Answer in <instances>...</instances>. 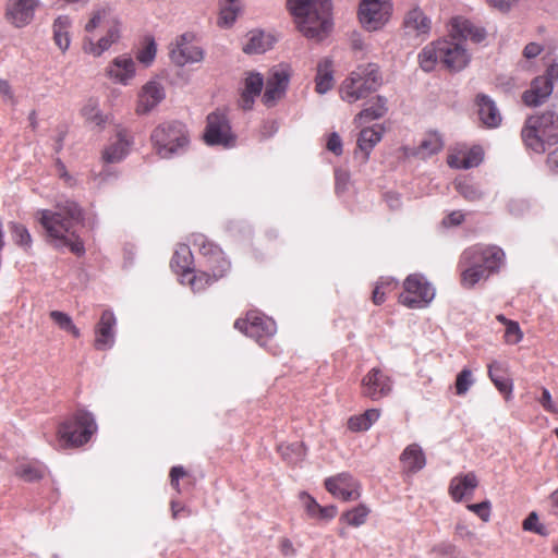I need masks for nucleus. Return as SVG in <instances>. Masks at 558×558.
<instances>
[{
	"instance_id": "1",
	"label": "nucleus",
	"mask_w": 558,
	"mask_h": 558,
	"mask_svg": "<svg viewBox=\"0 0 558 558\" xmlns=\"http://www.w3.org/2000/svg\"><path fill=\"white\" fill-rule=\"evenodd\" d=\"M35 219L44 229L48 243L57 248L68 247L77 256L85 253L84 243L75 231L84 220V210L76 202L66 199L57 203L53 210L39 209Z\"/></svg>"
},
{
	"instance_id": "2",
	"label": "nucleus",
	"mask_w": 558,
	"mask_h": 558,
	"mask_svg": "<svg viewBox=\"0 0 558 558\" xmlns=\"http://www.w3.org/2000/svg\"><path fill=\"white\" fill-rule=\"evenodd\" d=\"M505 260L504 251L496 245L474 244L465 248L458 262L460 283L472 289L497 272Z\"/></svg>"
},
{
	"instance_id": "3",
	"label": "nucleus",
	"mask_w": 558,
	"mask_h": 558,
	"mask_svg": "<svg viewBox=\"0 0 558 558\" xmlns=\"http://www.w3.org/2000/svg\"><path fill=\"white\" fill-rule=\"evenodd\" d=\"M451 39H440L442 49L441 63L452 72L463 70L470 62V54L464 46V40L481 43L485 39L486 33L482 27L474 25L471 21L457 16L451 20Z\"/></svg>"
},
{
	"instance_id": "4",
	"label": "nucleus",
	"mask_w": 558,
	"mask_h": 558,
	"mask_svg": "<svg viewBox=\"0 0 558 558\" xmlns=\"http://www.w3.org/2000/svg\"><path fill=\"white\" fill-rule=\"evenodd\" d=\"M288 9L307 38L322 40L332 27L330 0H288Z\"/></svg>"
},
{
	"instance_id": "5",
	"label": "nucleus",
	"mask_w": 558,
	"mask_h": 558,
	"mask_svg": "<svg viewBox=\"0 0 558 558\" xmlns=\"http://www.w3.org/2000/svg\"><path fill=\"white\" fill-rule=\"evenodd\" d=\"M521 138L526 149L544 154L558 143V114L551 110L526 118L521 130Z\"/></svg>"
},
{
	"instance_id": "6",
	"label": "nucleus",
	"mask_w": 558,
	"mask_h": 558,
	"mask_svg": "<svg viewBox=\"0 0 558 558\" xmlns=\"http://www.w3.org/2000/svg\"><path fill=\"white\" fill-rule=\"evenodd\" d=\"M105 26L106 34L98 40L90 37H84L82 40V50L86 54L95 58L100 57L108 51L112 45L117 44L121 38V23L112 16L108 8H101L93 12L89 21L85 25L87 33L94 32L97 27Z\"/></svg>"
},
{
	"instance_id": "7",
	"label": "nucleus",
	"mask_w": 558,
	"mask_h": 558,
	"mask_svg": "<svg viewBox=\"0 0 558 558\" xmlns=\"http://www.w3.org/2000/svg\"><path fill=\"white\" fill-rule=\"evenodd\" d=\"M96 430L97 425L93 414L85 410H77L58 425V446L61 449L81 447L89 441Z\"/></svg>"
},
{
	"instance_id": "8",
	"label": "nucleus",
	"mask_w": 558,
	"mask_h": 558,
	"mask_svg": "<svg viewBox=\"0 0 558 558\" xmlns=\"http://www.w3.org/2000/svg\"><path fill=\"white\" fill-rule=\"evenodd\" d=\"M381 85L379 68L374 63L361 65L345 78L340 88L341 98L355 102L375 92Z\"/></svg>"
},
{
	"instance_id": "9",
	"label": "nucleus",
	"mask_w": 558,
	"mask_h": 558,
	"mask_svg": "<svg viewBox=\"0 0 558 558\" xmlns=\"http://www.w3.org/2000/svg\"><path fill=\"white\" fill-rule=\"evenodd\" d=\"M150 140L156 153L161 158H169L184 150L190 142L186 126L179 121L159 124L154 129Z\"/></svg>"
},
{
	"instance_id": "10",
	"label": "nucleus",
	"mask_w": 558,
	"mask_h": 558,
	"mask_svg": "<svg viewBox=\"0 0 558 558\" xmlns=\"http://www.w3.org/2000/svg\"><path fill=\"white\" fill-rule=\"evenodd\" d=\"M189 241L202 256L205 269L222 277L229 274L231 263L217 243L198 232L192 233Z\"/></svg>"
},
{
	"instance_id": "11",
	"label": "nucleus",
	"mask_w": 558,
	"mask_h": 558,
	"mask_svg": "<svg viewBox=\"0 0 558 558\" xmlns=\"http://www.w3.org/2000/svg\"><path fill=\"white\" fill-rule=\"evenodd\" d=\"M234 327L265 347L277 332L276 322L257 311H251L245 318H239Z\"/></svg>"
},
{
	"instance_id": "12",
	"label": "nucleus",
	"mask_w": 558,
	"mask_h": 558,
	"mask_svg": "<svg viewBox=\"0 0 558 558\" xmlns=\"http://www.w3.org/2000/svg\"><path fill=\"white\" fill-rule=\"evenodd\" d=\"M435 296L434 288L427 280L417 274L407 277L403 282V292L399 295V303L409 308H422Z\"/></svg>"
},
{
	"instance_id": "13",
	"label": "nucleus",
	"mask_w": 558,
	"mask_h": 558,
	"mask_svg": "<svg viewBox=\"0 0 558 558\" xmlns=\"http://www.w3.org/2000/svg\"><path fill=\"white\" fill-rule=\"evenodd\" d=\"M392 377L380 367L371 368L361 379V396L373 401L387 398L392 392Z\"/></svg>"
},
{
	"instance_id": "14",
	"label": "nucleus",
	"mask_w": 558,
	"mask_h": 558,
	"mask_svg": "<svg viewBox=\"0 0 558 558\" xmlns=\"http://www.w3.org/2000/svg\"><path fill=\"white\" fill-rule=\"evenodd\" d=\"M392 3L389 0H361L359 19L367 31L381 28L390 19Z\"/></svg>"
},
{
	"instance_id": "15",
	"label": "nucleus",
	"mask_w": 558,
	"mask_h": 558,
	"mask_svg": "<svg viewBox=\"0 0 558 558\" xmlns=\"http://www.w3.org/2000/svg\"><path fill=\"white\" fill-rule=\"evenodd\" d=\"M204 140L208 145H220L226 148L235 145L236 137L231 131L227 116L217 110L207 117Z\"/></svg>"
},
{
	"instance_id": "16",
	"label": "nucleus",
	"mask_w": 558,
	"mask_h": 558,
	"mask_svg": "<svg viewBox=\"0 0 558 558\" xmlns=\"http://www.w3.org/2000/svg\"><path fill=\"white\" fill-rule=\"evenodd\" d=\"M558 80V63H551L542 76L535 77L531 87L522 95L523 102L529 107L542 105L551 94L554 82Z\"/></svg>"
},
{
	"instance_id": "17",
	"label": "nucleus",
	"mask_w": 558,
	"mask_h": 558,
	"mask_svg": "<svg viewBox=\"0 0 558 558\" xmlns=\"http://www.w3.org/2000/svg\"><path fill=\"white\" fill-rule=\"evenodd\" d=\"M326 490L342 501H354L361 497V484L350 473L342 472L324 481Z\"/></svg>"
},
{
	"instance_id": "18",
	"label": "nucleus",
	"mask_w": 558,
	"mask_h": 558,
	"mask_svg": "<svg viewBox=\"0 0 558 558\" xmlns=\"http://www.w3.org/2000/svg\"><path fill=\"white\" fill-rule=\"evenodd\" d=\"M193 34L185 33L175 39L170 49V58L173 63L183 66L186 63L201 62L204 59V51L201 47L192 44Z\"/></svg>"
},
{
	"instance_id": "19",
	"label": "nucleus",
	"mask_w": 558,
	"mask_h": 558,
	"mask_svg": "<svg viewBox=\"0 0 558 558\" xmlns=\"http://www.w3.org/2000/svg\"><path fill=\"white\" fill-rule=\"evenodd\" d=\"M105 74L111 82L126 86L136 75V63L128 53L117 56L106 66Z\"/></svg>"
},
{
	"instance_id": "20",
	"label": "nucleus",
	"mask_w": 558,
	"mask_h": 558,
	"mask_svg": "<svg viewBox=\"0 0 558 558\" xmlns=\"http://www.w3.org/2000/svg\"><path fill=\"white\" fill-rule=\"evenodd\" d=\"M290 80V73L284 68H275L266 83V88L263 95V102L267 107H272L281 99L287 90Z\"/></svg>"
},
{
	"instance_id": "21",
	"label": "nucleus",
	"mask_w": 558,
	"mask_h": 558,
	"mask_svg": "<svg viewBox=\"0 0 558 558\" xmlns=\"http://www.w3.org/2000/svg\"><path fill=\"white\" fill-rule=\"evenodd\" d=\"M38 0H9L5 7V17L15 27L28 25L38 8Z\"/></svg>"
},
{
	"instance_id": "22",
	"label": "nucleus",
	"mask_w": 558,
	"mask_h": 558,
	"mask_svg": "<svg viewBox=\"0 0 558 558\" xmlns=\"http://www.w3.org/2000/svg\"><path fill=\"white\" fill-rule=\"evenodd\" d=\"M116 325L117 318L114 314L110 310H105L95 326L94 347L96 350L106 351L113 347Z\"/></svg>"
},
{
	"instance_id": "23",
	"label": "nucleus",
	"mask_w": 558,
	"mask_h": 558,
	"mask_svg": "<svg viewBox=\"0 0 558 558\" xmlns=\"http://www.w3.org/2000/svg\"><path fill=\"white\" fill-rule=\"evenodd\" d=\"M484 157V151L481 146L472 147H458L453 149L447 158L449 167L454 169H470L477 167Z\"/></svg>"
},
{
	"instance_id": "24",
	"label": "nucleus",
	"mask_w": 558,
	"mask_h": 558,
	"mask_svg": "<svg viewBox=\"0 0 558 558\" xmlns=\"http://www.w3.org/2000/svg\"><path fill=\"white\" fill-rule=\"evenodd\" d=\"M165 98L162 85L156 81L147 82L140 90L136 104V113L146 114L150 112Z\"/></svg>"
},
{
	"instance_id": "25",
	"label": "nucleus",
	"mask_w": 558,
	"mask_h": 558,
	"mask_svg": "<svg viewBox=\"0 0 558 558\" xmlns=\"http://www.w3.org/2000/svg\"><path fill=\"white\" fill-rule=\"evenodd\" d=\"M478 486V480L473 472L460 474L451 478L449 484V495L456 502L464 498H471Z\"/></svg>"
},
{
	"instance_id": "26",
	"label": "nucleus",
	"mask_w": 558,
	"mask_h": 558,
	"mask_svg": "<svg viewBox=\"0 0 558 558\" xmlns=\"http://www.w3.org/2000/svg\"><path fill=\"white\" fill-rule=\"evenodd\" d=\"M264 85L262 74L257 72H248L244 78V88L240 97V106L244 110L252 109L255 98L259 96Z\"/></svg>"
},
{
	"instance_id": "27",
	"label": "nucleus",
	"mask_w": 558,
	"mask_h": 558,
	"mask_svg": "<svg viewBox=\"0 0 558 558\" xmlns=\"http://www.w3.org/2000/svg\"><path fill=\"white\" fill-rule=\"evenodd\" d=\"M131 140L126 130L117 132L116 140L102 151V159L108 163L121 161L129 153Z\"/></svg>"
},
{
	"instance_id": "28",
	"label": "nucleus",
	"mask_w": 558,
	"mask_h": 558,
	"mask_svg": "<svg viewBox=\"0 0 558 558\" xmlns=\"http://www.w3.org/2000/svg\"><path fill=\"white\" fill-rule=\"evenodd\" d=\"M222 278V276H219L208 269H192L191 271H186L180 281L183 284H187L194 292H201Z\"/></svg>"
},
{
	"instance_id": "29",
	"label": "nucleus",
	"mask_w": 558,
	"mask_h": 558,
	"mask_svg": "<svg viewBox=\"0 0 558 558\" xmlns=\"http://www.w3.org/2000/svg\"><path fill=\"white\" fill-rule=\"evenodd\" d=\"M401 468L407 473H416L426 464V458L417 444H411L400 454Z\"/></svg>"
},
{
	"instance_id": "30",
	"label": "nucleus",
	"mask_w": 558,
	"mask_h": 558,
	"mask_svg": "<svg viewBox=\"0 0 558 558\" xmlns=\"http://www.w3.org/2000/svg\"><path fill=\"white\" fill-rule=\"evenodd\" d=\"M476 105L478 107V117L487 128H497L501 122V114L495 102L486 95L476 96Z\"/></svg>"
},
{
	"instance_id": "31",
	"label": "nucleus",
	"mask_w": 558,
	"mask_h": 558,
	"mask_svg": "<svg viewBox=\"0 0 558 558\" xmlns=\"http://www.w3.org/2000/svg\"><path fill=\"white\" fill-rule=\"evenodd\" d=\"M333 63L329 58L319 60L316 68L315 90L325 94L333 87Z\"/></svg>"
},
{
	"instance_id": "32",
	"label": "nucleus",
	"mask_w": 558,
	"mask_h": 558,
	"mask_svg": "<svg viewBox=\"0 0 558 558\" xmlns=\"http://www.w3.org/2000/svg\"><path fill=\"white\" fill-rule=\"evenodd\" d=\"M430 20L420 8L410 10L403 20L404 28L415 33L417 36L427 35L430 31Z\"/></svg>"
},
{
	"instance_id": "33",
	"label": "nucleus",
	"mask_w": 558,
	"mask_h": 558,
	"mask_svg": "<svg viewBox=\"0 0 558 558\" xmlns=\"http://www.w3.org/2000/svg\"><path fill=\"white\" fill-rule=\"evenodd\" d=\"M380 415L379 409H368L361 414L350 416L347 427L352 433L366 432L379 420Z\"/></svg>"
},
{
	"instance_id": "34",
	"label": "nucleus",
	"mask_w": 558,
	"mask_h": 558,
	"mask_svg": "<svg viewBox=\"0 0 558 558\" xmlns=\"http://www.w3.org/2000/svg\"><path fill=\"white\" fill-rule=\"evenodd\" d=\"M275 38L262 31H252L247 34V41L243 47L245 53H264L272 47Z\"/></svg>"
},
{
	"instance_id": "35",
	"label": "nucleus",
	"mask_w": 558,
	"mask_h": 558,
	"mask_svg": "<svg viewBox=\"0 0 558 558\" xmlns=\"http://www.w3.org/2000/svg\"><path fill=\"white\" fill-rule=\"evenodd\" d=\"M442 49L440 40L433 41L422 49L418 53V63L423 71L430 72L438 62L441 63Z\"/></svg>"
},
{
	"instance_id": "36",
	"label": "nucleus",
	"mask_w": 558,
	"mask_h": 558,
	"mask_svg": "<svg viewBox=\"0 0 558 558\" xmlns=\"http://www.w3.org/2000/svg\"><path fill=\"white\" fill-rule=\"evenodd\" d=\"M46 468L37 460L21 461L15 468V475L25 482H36L44 477Z\"/></svg>"
},
{
	"instance_id": "37",
	"label": "nucleus",
	"mask_w": 558,
	"mask_h": 558,
	"mask_svg": "<svg viewBox=\"0 0 558 558\" xmlns=\"http://www.w3.org/2000/svg\"><path fill=\"white\" fill-rule=\"evenodd\" d=\"M70 27L71 20L66 15H60L53 22V40L62 52H65L70 47Z\"/></svg>"
},
{
	"instance_id": "38",
	"label": "nucleus",
	"mask_w": 558,
	"mask_h": 558,
	"mask_svg": "<svg viewBox=\"0 0 558 558\" xmlns=\"http://www.w3.org/2000/svg\"><path fill=\"white\" fill-rule=\"evenodd\" d=\"M488 376L498 391L509 401L512 397L513 385L511 379L504 375L500 365L497 363L490 364L488 366Z\"/></svg>"
},
{
	"instance_id": "39",
	"label": "nucleus",
	"mask_w": 558,
	"mask_h": 558,
	"mask_svg": "<svg viewBox=\"0 0 558 558\" xmlns=\"http://www.w3.org/2000/svg\"><path fill=\"white\" fill-rule=\"evenodd\" d=\"M191 265L192 253L190 247L185 244L179 245L171 259L172 269L180 276V279H182L186 271L192 270Z\"/></svg>"
},
{
	"instance_id": "40",
	"label": "nucleus",
	"mask_w": 558,
	"mask_h": 558,
	"mask_svg": "<svg viewBox=\"0 0 558 558\" xmlns=\"http://www.w3.org/2000/svg\"><path fill=\"white\" fill-rule=\"evenodd\" d=\"M219 20L220 26H231L241 11L240 0H220L219 1Z\"/></svg>"
},
{
	"instance_id": "41",
	"label": "nucleus",
	"mask_w": 558,
	"mask_h": 558,
	"mask_svg": "<svg viewBox=\"0 0 558 558\" xmlns=\"http://www.w3.org/2000/svg\"><path fill=\"white\" fill-rule=\"evenodd\" d=\"M369 512L371 510L366 505L360 504L356 507L344 511L340 517V521L345 522L350 526L357 527L366 522Z\"/></svg>"
},
{
	"instance_id": "42",
	"label": "nucleus",
	"mask_w": 558,
	"mask_h": 558,
	"mask_svg": "<svg viewBox=\"0 0 558 558\" xmlns=\"http://www.w3.org/2000/svg\"><path fill=\"white\" fill-rule=\"evenodd\" d=\"M381 133L374 128L363 129L357 138V147L364 153V160L368 158L371 149L380 141Z\"/></svg>"
},
{
	"instance_id": "43",
	"label": "nucleus",
	"mask_w": 558,
	"mask_h": 558,
	"mask_svg": "<svg viewBox=\"0 0 558 558\" xmlns=\"http://www.w3.org/2000/svg\"><path fill=\"white\" fill-rule=\"evenodd\" d=\"M444 147L441 136L436 132L427 133L418 146V154L427 157L439 153Z\"/></svg>"
},
{
	"instance_id": "44",
	"label": "nucleus",
	"mask_w": 558,
	"mask_h": 558,
	"mask_svg": "<svg viewBox=\"0 0 558 558\" xmlns=\"http://www.w3.org/2000/svg\"><path fill=\"white\" fill-rule=\"evenodd\" d=\"M387 111L386 100L383 97H377L376 102L371 107L362 110L355 118V121L362 123L381 118Z\"/></svg>"
},
{
	"instance_id": "45",
	"label": "nucleus",
	"mask_w": 558,
	"mask_h": 558,
	"mask_svg": "<svg viewBox=\"0 0 558 558\" xmlns=\"http://www.w3.org/2000/svg\"><path fill=\"white\" fill-rule=\"evenodd\" d=\"M454 186L458 193L469 202H476L481 199L484 195V192L480 189L477 184L472 183L468 180L457 181Z\"/></svg>"
},
{
	"instance_id": "46",
	"label": "nucleus",
	"mask_w": 558,
	"mask_h": 558,
	"mask_svg": "<svg viewBox=\"0 0 558 558\" xmlns=\"http://www.w3.org/2000/svg\"><path fill=\"white\" fill-rule=\"evenodd\" d=\"M50 318L59 326L60 329L70 332L74 338L81 337L80 329L73 324L72 318L63 312L51 311Z\"/></svg>"
},
{
	"instance_id": "47",
	"label": "nucleus",
	"mask_w": 558,
	"mask_h": 558,
	"mask_svg": "<svg viewBox=\"0 0 558 558\" xmlns=\"http://www.w3.org/2000/svg\"><path fill=\"white\" fill-rule=\"evenodd\" d=\"M157 46L153 38L148 37L145 39L144 45L137 50L135 57L138 62L148 66L153 63L156 58Z\"/></svg>"
},
{
	"instance_id": "48",
	"label": "nucleus",
	"mask_w": 558,
	"mask_h": 558,
	"mask_svg": "<svg viewBox=\"0 0 558 558\" xmlns=\"http://www.w3.org/2000/svg\"><path fill=\"white\" fill-rule=\"evenodd\" d=\"M473 384H474V378H473L472 371L469 369V368H463L457 375V378H456V381H454L456 393L458 396L465 395Z\"/></svg>"
},
{
	"instance_id": "49",
	"label": "nucleus",
	"mask_w": 558,
	"mask_h": 558,
	"mask_svg": "<svg viewBox=\"0 0 558 558\" xmlns=\"http://www.w3.org/2000/svg\"><path fill=\"white\" fill-rule=\"evenodd\" d=\"M13 239L17 245L29 247L32 244V236L27 228L21 223H12L10 227Z\"/></svg>"
},
{
	"instance_id": "50",
	"label": "nucleus",
	"mask_w": 558,
	"mask_h": 558,
	"mask_svg": "<svg viewBox=\"0 0 558 558\" xmlns=\"http://www.w3.org/2000/svg\"><path fill=\"white\" fill-rule=\"evenodd\" d=\"M299 498L303 505V508L307 517L314 520L322 506L316 501V499L313 496H311L306 492H301Z\"/></svg>"
},
{
	"instance_id": "51",
	"label": "nucleus",
	"mask_w": 558,
	"mask_h": 558,
	"mask_svg": "<svg viewBox=\"0 0 558 558\" xmlns=\"http://www.w3.org/2000/svg\"><path fill=\"white\" fill-rule=\"evenodd\" d=\"M466 509L476 514L483 522H488L492 514V504L489 500H484L478 504H469Z\"/></svg>"
},
{
	"instance_id": "52",
	"label": "nucleus",
	"mask_w": 558,
	"mask_h": 558,
	"mask_svg": "<svg viewBox=\"0 0 558 558\" xmlns=\"http://www.w3.org/2000/svg\"><path fill=\"white\" fill-rule=\"evenodd\" d=\"M504 338L509 344H517L523 339V332L517 322L508 323Z\"/></svg>"
},
{
	"instance_id": "53",
	"label": "nucleus",
	"mask_w": 558,
	"mask_h": 558,
	"mask_svg": "<svg viewBox=\"0 0 558 558\" xmlns=\"http://www.w3.org/2000/svg\"><path fill=\"white\" fill-rule=\"evenodd\" d=\"M524 531L534 532L539 535H544V526L539 523L536 512H531L522 523Z\"/></svg>"
},
{
	"instance_id": "54",
	"label": "nucleus",
	"mask_w": 558,
	"mask_h": 558,
	"mask_svg": "<svg viewBox=\"0 0 558 558\" xmlns=\"http://www.w3.org/2000/svg\"><path fill=\"white\" fill-rule=\"evenodd\" d=\"M454 534L459 539L472 542L476 538V534L464 523H457Z\"/></svg>"
},
{
	"instance_id": "55",
	"label": "nucleus",
	"mask_w": 558,
	"mask_h": 558,
	"mask_svg": "<svg viewBox=\"0 0 558 558\" xmlns=\"http://www.w3.org/2000/svg\"><path fill=\"white\" fill-rule=\"evenodd\" d=\"M337 513L338 509L336 506H322L314 520L328 522L331 521L337 515Z\"/></svg>"
},
{
	"instance_id": "56",
	"label": "nucleus",
	"mask_w": 558,
	"mask_h": 558,
	"mask_svg": "<svg viewBox=\"0 0 558 558\" xmlns=\"http://www.w3.org/2000/svg\"><path fill=\"white\" fill-rule=\"evenodd\" d=\"M539 403L545 411L553 414H558V408L553 402L551 395L548 389L543 388L542 397L539 398Z\"/></svg>"
},
{
	"instance_id": "57",
	"label": "nucleus",
	"mask_w": 558,
	"mask_h": 558,
	"mask_svg": "<svg viewBox=\"0 0 558 558\" xmlns=\"http://www.w3.org/2000/svg\"><path fill=\"white\" fill-rule=\"evenodd\" d=\"M326 147L336 156H340L342 154V141L338 133L333 132L328 136Z\"/></svg>"
},
{
	"instance_id": "58",
	"label": "nucleus",
	"mask_w": 558,
	"mask_h": 558,
	"mask_svg": "<svg viewBox=\"0 0 558 558\" xmlns=\"http://www.w3.org/2000/svg\"><path fill=\"white\" fill-rule=\"evenodd\" d=\"M185 475H186V472H185L183 466H173L171 469V471H170V483H171V486L178 493L181 492L179 481H180V478L184 477Z\"/></svg>"
},
{
	"instance_id": "59",
	"label": "nucleus",
	"mask_w": 558,
	"mask_h": 558,
	"mask_svg": "<svg viewBox=\"0 0 558 558\" xmlns=\"http://www.w3.org/2000/svg\"><path fill=\"white\" fill-rule=\"evenodd\" d=\"M278 548L284 557H292L296 554L293 543L288 537H280Z\"/></svg>"
},
{
	"instance_id": "60",
	"label": "nucleus",
	"mask_w": 558,
	"mask_h": 558,
	"mask_svg": "<svg viewBox=\"0 0 558 558\" xmlns=\"http://www.w3.org/2000/svg\"><path fill=\"white\" fill-rule=\"evenodd\" d=\"M83 114L88 121L94 122L96 125H101L105 123V118L95 108H84Z\"/></svg>"
},
{
	"instance_id": "61",
	"label": "nucleus",
	"mask_w": 558,
	"mask_h": 558,
	"mask_svg": "<svg viewBox=\"0 0 558 558\" xmlns=\"http://www.w3.org/2000/svg\"><path fill=\"white\" fill-rule=\"evenodd\" d=\"M54 169L60 179L66 184L72 185L73 178L69 174L65 165L59 158L56 159Z\"/></svg>"
},
{
	"instance_id": "62",
	"label": "nucleus",
	"mask_w": 558,
	"mask_h": 558,
	"mask_svg": "<svg viewBox=\"0 0 558 558\" xmlns=\"http://www.w3.org/2000/svg\"><path fill=\"white\" fill-rule=\"evenodd\" d=\"M543 51L542 45L537 43H530L523 49V56L526 59H533Z\"/></svg>"
},
{
	"instance_id": "63",
	"label": "nucleus",
	"mask_w": 558,
	"mask_h": 558,
	"mask_svg": "<svg viewBox=\"0 0 558 558\" xmlns=\"http://www.w3.org/2000/svg\"><path fill=\"white\" fill-rule=\"evenodd\" d=\"M464 220V214L461 210L451 211L445 219L446 226H459Z\"/></svg>"
},
{
	"instance_id": "64",
	"label": "nucleus",
	"mask_w": 558,
	"mask_h": 558,
	"mask_svg": "<svg viewBox=\"0 0 558 558\" xmlns=\"http://www.w3.org/2000/svg\"><path fill=\"white\" fill-rule=\"evenodd\" d=\"M386 291L383 290V286L376 282L375 288L372 293V301L375 305H380L386 300Z\"/></svg>"
}]
</instances>
